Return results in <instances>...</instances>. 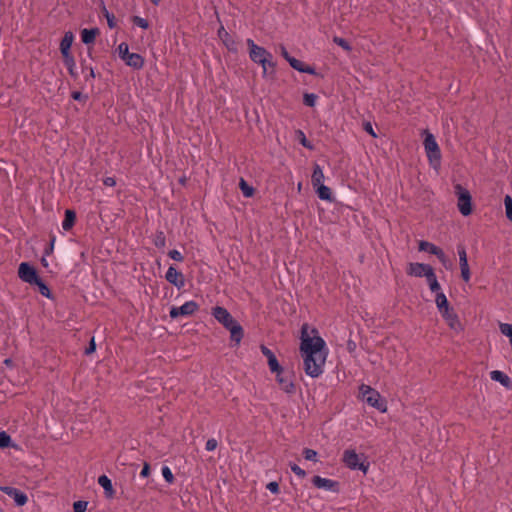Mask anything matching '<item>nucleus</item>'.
<instances>
[{"instance_id": "f704fd0d", "label": "nucleus", "mask_w": 512, "mask_h": 512, "mask_svg": "<svg viewBox=\"0 0 512 512\" xmlns=\"http://www.w3.org/2000/svg\"><path fill=\"white\" fill-rule=\"evenodd\" d=\"M437 249H438L437 245H435L434 243H431L429 241H426V240H421L418 243V250L420 252H427V253L433 255L434 253H436Z\"/></svg>"}, {"instance_id": "f8f14e48", "label": "nucleus", "mask_w": 512, "mask_h": 512, "mask_svg": "<svg viewBox=\"0 0 512 512\" xmlns=\"http://www.w3.org/2000/svg\"><path fill=\"white\" fill-rule=\"evenodd\" d=\"M246 44L249 49V57L254 63L261 65V63L266 60L267 56L270 57L271 52L257 45L252 39L248 38Z\"/></svg>"}, {"instance_id": "0e129e2a", "label": "nucleus", "mask_w": 512, "mask_h": 512, "mask_svg": "<svg viewBox=\"0 0 512 512\" xmlns=\"http://www.w3.org/2000/svg\"><path fill=\"white\" fill-rule=\"evenodd\" d=\"M433 255H435L439 260H441L442 258H444L446 256L443 249L440 247H438V249L436 250V253H434Z\"/></svg>"}, {"instance_id": "bb28decb", "label": "nucleus", "mask_w": 512, "mask_h": 512, "mask_svg": "<svg viewBox=\"0 0 512 512\" xmlns=\"http://www.w3.org/2000/svg\"><path fill=\"white\" fill-rule=\"evenodd\" d=\"M313 188L315 189V192H316L317 196L319 197V199L328 201V202L334 201L332 191L328 186H325L323 183H321L318 186H313Z\"/></svg>"}, {"instance_id": "c85d7f7f", "label": "nucleus", "mask_w": 512, "mask_h": 512, "mask_svg": "<svg viewBox=\"0 0 512 512\" xmlns=\"http://www.w3.org/2000/svg\"><path fill=\"white\" fill-rule=\"evenodd\" d=\"M324 179H325V176L322 171V168L320 167V165L318 163L315 162L313 164V172H312V176H311L312 186L320 185L321 183L324 182Z\"/></svg>"}, {"instance_id": "5701e85b", "label": "nucleus", "mask_w": 512, "mask_h": 512, "mask_svg": "<svg viewBox=\"0 0 512 512\" xmlns=\"http://www.w3.org/2000/svg\"><path fill=\"white\" fill-rule=\"evenodd\" d=\"M490 378L495 381L499 382L503 387H505L508 390L512 389V380L511 378L500 370H493L490 372Z\"/></svg>"}, {"instance_id": "e2e57ef3", "label": "nucleus", "mask_w": 512, "mask_h": 512, "mask_svg": "<svg viewBox=\"0 0 512 512\" xmlns=\"http://www.w3.org/2000/svg\"><path fill=\"white\" fill-rule=\"evenodd\" d=\"M347 350L349 353H353L356 350V343L351 339L347 341Z\"/></svg>"}, {"instance_id": "4be33fe9", "label": "nucleus", "mask_w": 512, "mask_h": 512, "mask_svg": "<svg viewBox=\"0 0 512 512\" xmlns=\"http://www.w3.org/2000/svg\"><path fill=\"white\" fill-rule=\"evenodd\" d=\"M98 484L104 489V495L107 499H112L115 496V489L113 488V484L111 479L103 474L98 477Z\"/></svg>"}, {"instance_id": "c03bdc74", "label": "nucleus", "mask_w": 512, "mask_h": 512, "mask_svg": "<svg viewBox=\"0 0 512 512\" xmlns=\"http://www.w3.org/2000/svg\"><path fill=\"white\" fill-rule=\"evenodd\" d=\"M303 457L308 460V461H314V462H317L318 459V452L313 450V449H310V448H304L303 452Z\"/></svg>"}, {"instance_id": "9b49d317", "label": "nucleus", "mask_w": 512, "mask_h": 512, "mask_svg": "<svg viewBox=\"0 0 512 512\" xmlns=\"http://www.w3.org/2000/svg\"><path fill=\"white\" fill-rule=\"evenodd\" d=\"M199 309V305L197 302L191 300L185 302L183 305L177 307L172 306L169 311V316L172 319H177L179 317H188L193 315Z\"/></svg>"}, {"instance_id": "58836bf2", "label": "nucleus", "mask_w": 512, "mask_h": 512, "mask_svg": "<svg viewBox=\"0 0 512 512\" xmlns=\"http://www.w3.org/2000/svg\"><path fill=\"white\" fill-rule=\"evenodd\" d=\"M130 20L134 25H136L144 30H147L150 27L149 21L140 16L134 15L130 18Z\"/></svg>"}, {"instance_id": "473e14b6", "label": "nucleus", "mask_w": 512, "mask_h": 512, "mask_svg": "<svg viewBox=\"0 0 512 512\" xmlns=\"http://www.w3.org/2000/svg\"><path fill=\"white\" fill-rule=\"evenodd\" d=\"M238 185L244 197L251 198L255 195V188L249 185L244 178H240Z\"/></svg>"}, {"instance_id": "4d7b16f0", "label": "nucleus", "mask_w": 512, "mask_h": 512, "mask_svg": "<svg viewBox=\"0 0 512 512\" xmlns=\"http://www.w3.org/2000/svg\"><path fill=\"white\" fill-rule=\"evenodd\" d=\"M218 446V441L215 438H210L207 440L205 449L207 451H214Z\"/></svg>"}, {"instance_id": "f3484780", "label": "nucleus", "mask_w": 512, "mask_h": 512, "mask_svg": "<svg viewBox=\"0 0 512 512\" xmlns=\"http://www.w3.org/2000/svg\"><path fill=\"white\" fill-rule=\"evenodd\" d=\"M0 490L11 497L14 500L16 506H24L28 501L26 493L18 488L11 486H1Z\"/></svg>"}, {"instance_id": "3c124183", "label": "nucleus", "mask_w": 512, "mask_h": 512, "mask_svg": "<svg viewBox=\"0 0 512 512\" xmlns=\"http://www.w3.org/2000/svg\"><path fill=\"white\" fill-rule=\"evenodd\" d=\"M362 127H363V130L368 133L370 136H372L373 138H377V134L376 132L374 131L373 129V126L371 124V122L369 121H364L363 124H362Z\"/></svg>"}, {"instance_id": "a18cd8bd", "label": "nucleus", "mask_w": 512, "mask_h": 512, "mask_svg": "<svg viewBox=\"0 0 512 512\" xmlns=\"http://www.w3.org/2000/svg\"><path fill=\"white\" fill-rule=\"evenodd\" d=\"M162 475L168 484H173L175 482V477L168 466L162 467Z\"/></svg>"}, {"instance_id": "cd10ccee", "label": "nucleus", "mask_w": 512, "mask_h": 512, "mask_svg": "<svg viewBox=\"0 0 512 512\" xmlns=\"http://www.w3.org/2000/svg\"><path fill=\"white\" fill-rule=\"evenodd\" d=\"M32 286H35L37 287L38 289V292L48 298V299H52L53 298V293L51 291V289L49 288V286L47 285V283L41 278L39 277L33 284Z\"/></svg>"}, {"instance_id": "6e6552de", "label": "nucleus", "mask_w": 512, "mask_h": 512, "mask_svg": "<svg viewBox=\"0 0 512 512\" xmlns=\"http://www.w3.org/2000/svg\"><path fill=\"white\" fill-rule=\"evenodd\" d=\"M74 39H75L74 33L69 30V31L64 32V35H63L62 39L60 40L59 51L62 56L63 64L66 68L71 67V66H76V61H75L74 55L71 51Z\"/></svg>"}, {"instance_id": "dca6fc26", "label": "nucleus", "mask_w": 512, "mask_h": 512, "mask_svg": "<svg viewBox=\"0 0 512 512\" xmlns=\"http://www.w3.org/2000/svg\"><path fill=\"white\" fill-rule=\"evenodd\" d=\"M218 38L222 41L223 45L231 53L237 54L239 50V42L234 39L221 24L217 31Z\"/></svg>"}, {"instance_id": "423d86ee", "label": "nucleus", "mask_w": 512, "mask_h": 512, "mask_svg": "<svg viewBox=\"0 0 512 512\" xmlns=\"http://www.w3.org/2000/svg\"><path fill=\"white\" fill-rule=\"evenodd\" d=\"M116 52L118 53L119 58L123 60L127 66L135 70H141L144 67V57L138 53H130L129 46L126 42L120 43Z\"/></svg>"}, {"instance_id": "a211bd4d", "label": "nucleus", "mask_w": 512, "mask_h": 512, "mask_svg": "<svg viewBox=\"0 0 512 512\" xmlns=\"http://www.w3.org/2000/svg\"><path fill=\"white\" fill-rule=\"evenodd\" d=\"M165 279L179 290L185 286L184 275L172 265L168 268Z\"/></svg>"}, {"instance_id": "72a5a7b5", "label": "nucleus", "mask_w": 512, "mask_h": 512, "mask_svg": "<svg viewBox=\"0 0 512 512\" xmlns=\"http://www.w3.org/2000/svg\"><path fill=\"white\" fill-rule=\"evenodd\" d=\"M101 13L107 20V25L110 29H114L117 26L116 18L113 13H110L108 9L106 8L104 2H101Z\"/></svg>"}, {"instance_id": "774afa93", "label": "nucleus", "mask_w": 512, "mask_h": 512, "mask_svg": "<svg viewBox=\"0 0 512 512\" xmlns=\"http://www.w3.org/2000/svg\"><path fill=\"white\" fill-rule=\"evenodd\" d=\"M186 181H187L186 177H181V178L179 179V183H180V184H182V185H185V184H186Z\"/></svg>"}, {"instance_id": "20e7f679", "label": "nucleus", "mask_w": 512, "mask_h": 512, "mask_svg": "<svg viewBox=\"0 0 512 512\" xmlns=\"http://www.w3.org/2000/svg\"><path fill=\"white\" fill-rule=\"evenodd\" d=\"M362 400L380 412L387 411V401L380 393L369 385L362 384L359 388Z\"/></svg>"}, {"instance_id": "f257e3e1", "label": "nucleus", "mask_w": 512, "mask_h": 512, "mask_svg": "<svg viewBox=\"0 0 512 512\" xmlns=\"http://www.w3.org/2000/svg\"><path fill=\"white\" fill-rule=\"evenodd\" d=\"M304 323L300 329V346L299 352L303 358V369L305 373L312 377L317 378L323 373V366L325 364L328 348L325 340L319 335L318 329L311 328Z\"/></svg>"}, {"instance_id": "a19ab883", "label": "nucleus", "mask_w": 512, "mask_h": 512, "mask_svg": "<svg viewBox=\"0 0 512 512\" xmlns=\"http://www.w3.org/2000/svg\"><path fill=\"white\" fill-rule=\"evenodd\" d=\"M505 205V215L506 218L512 222V197L510 195H506L504 198Z\"/></svg>"}, {"instance_id": "79ce46f5", "label": "nucleus", "mask_w": 512, "mask_h": 512, "mask_svg": "<svg viewBox=\"0 0 512 512\" xmlns=\"http://www.w3.org/2000/svg\"><path fill=\"white\" fill-rule=\"evenodd\" d=\"M500 332L509 338L510 344L512 347V324L510 323H500L499 325Z\"/></svg>"}, {"instance_id": "5fc2aeb1", "label": "nucleus", "mask_w": 512, "mask_h": 512, "mask_svg": "<svg viewBox=\"0 0 512 512\" xmlns=\"http://www.w3.org/2000/svg\"><path fill=\"white\" fill-rule=\"evenodd\" d=\"M266 489H268L272 494H279L280 493V486L278 482L271 481L266 485Z\"/></svg>"}, {"instance_id": "7c9ffc66", "label": "nucleus", "mask_w": 512, "mask_h": 512, "mask_svg": "<svg viewBox=\"0 0 512 512\" xmlns=\"http://www.w3.org/2000/svg\"><path fill=\"white\" fill-rule=\"evenodd\" d=\"M436 306L440 313L452 308L450 303L443 292L437 293L435 297Z\"/></svg>"}, {"instance_id": "a878e982", "label": "nucleus", "mask_w": 512, "mask_h": 512, "mask_svg": "<svg viewBox=\"0 0 512 512\" xmlns=\"http://www.w3.org/2000/svg\"><path fill=\"white\" fill-rule=\"evenodd\" d=\"M425 278L427 280V283L429 285L431 292H433L435 294L441 292V286L437 280V277H436L433 267L428 269V273H426Z\"/></svg>"}, {"instance_id": "de8ad7c7", "label": "nucleus", "mask_w": 512, "mask_h": 512, "mask_svg": "<svg viewBox=\"0 0 512 512\" xmlns=\"http://www.w3.org/2000/svg\"><path fill=\"white\" fill-rule=\"evenodd\" d=\"M88 502L84 500H78L73 503L74 512H86Z\"/></svg>"}, {"instance_id": "052dcab7", "label": "nucleus", "mask_w": 512, "mask_h": 512, "mask_svg": "<svg viewBox=\"0 0 512 512\" xmlns=\"http://www.w3.org/2000/svg\"><path fill=\"white\" fill-rule=\"evenodd\" d=\"M103 184L108 187H114L116 185V179L114 177H106L103 179Z\"/></svg>"}, {"instance_id": "864d4df0", "label": "nucleus", "mask_w": 512, "mask_h": 512, "mask_svg": "<svg viewBox=\"0 0 512 512\" xmlns=\"http://www.w3.org/2000/svg\"><path fill=\"white\" fill-rule=\"evenodd\" d=\"M168 256L177 262H182L184 260L183 255L176 249L170 250L168 252Z\"/></svg>"}, {"instance_id": "37998d69", "label": "nucleus", "mask_w": 512, "mask_h": 512, "mask_svg": "<svg viewBox=\"0 0 512 512\" xmlns=\"http://www.w3.org/2000/svg\"><path fill=\"white\" fill-rule=\"evenodd\" d=\"M333 42L335 44H337L338 46H340L341 48H343L345 51L350 52L352 50V46L349 43V41H347L346 39H344L342 37L335 36L333 38Z\"/></svg>"}, {"instance_id": "b1692460", "label": "nucleus", "mask_w": 512, "mask_h": 512, "mask_svg": "<svg viewBox=\"0 0 512 512\" xmlns=\"http://www.w3.org/2000/svg\"><path fill=\"white\" fill-rule=\"evenodd\" d=\"M276 62L273 61V55L270 54V57L267 56L266 60L261 63L263 68V77H269L270 79H274L276 76Z\"/></svg>"}, {"instance_id": "c756f323", "label": "nucleus", "mask_w": 512, "mask_h": 512, "mask_svg": "<svg viewBox=\"0 0 512 512\" xmlns=\"http://www.w3.org/2000/svg\"><path fill=\"white\" fill-rule=\"evenodd\" d=\"M80 67H81L82 73L85 74L86 81L96 78V73L94 71V68L90 64H88L87 60L83 57H80Z\"/></svg>"}, {"instance_id": "338daca9", "label": "nucleus", "mask_w": 512, "mask_h": 512, "mask_svg": "<svg viewBox=\"0 0 512 512\" xmlns=\"http://www.w3.org/2000/svg\"><path fill=\"white\" fill-rule=\"evenodd\" d=\"M41 264L43 267L47 268L48 267V261L46 259V256L43 255V257L41 258Z\"/></svg>"}, {"instance_id": "aec40b11", "label": "nucleus", "mask_w": 512, "mask_h": 512, "mask_svg": "<svg viewBox=\"0 0 512 512\" xmlns=\"http://www.w3.org/2000/svg\"><path fill=\"white\" fill-rule=\"evenodd\" d=\"M440 314L451 329H453L455 331L463 330V326L459 320L457 313L454 311L453 307L440 313Z\"/></svg>"}, {"instance_id": "6ab92c4d", "label": "nucleus", "mask_w": 512, "mask_h": 512, "mask_svg": "<svg viewBox=\"0 0 512 512\" xmlns=\"http://www.w3.org/2000/svg\"><path fill=\"white\" fill-rule=\"evenodd\" d=\"M260 350H261L262 354L267 358V363H268L270 372L271 373L281 372L283 366L279 363L274 352L271 349H269L267 346H265L264 344H262L260 346Z\"/></svg>"}, {"instance_id": "4468645a", "label": "nucleus", "mask_w": 512, "mask_h": 512, "mask_svg": "<svg viewBox=\"0 0 512 512\" xmlns=\"http://www.w3.org/2000/svg\"><path fill=\"white\" fill-rule=\"evenodd\" d=\"M18 277L25 283L32 285L40 276L38 270L29 262H22L18 267Z\"/></svg>"}, {"instance_id": "09e8293b", "label": "nucleus", "mask_w": 512, "mask_h": 512, "mask_svg": "<svg viewBox=\"0 0 512 512\" xmlns=\"http://www.w3.org/2000/svg\"><path fill=\"white\" fill-rule=\"evenodd\" d=\"M291 471L300 478H305L307 473L304 469L298 466L296 463L289 464Z\"/></svg>"}, {"instance_id": "49530a36", "label": "nucleus", "mask_w": 512, "mask_h": 512, "mask_svg": "<svg viewBox=\"0 0 512 512\" xmlns=\"http://www.w3.org/2000/svg\"><path fill=\"white\" fill-rule=\"evenodd\" d=\"M55 241H56L55 235L51 234L50 235V240H49V242L47 243V245H46V247L44 249V256H49V255H51L53 253Z\"/></svg>"}, {"instance_id": "4c0bfd02", "label": "nucleus", "mask_w": 512, "mask_h": 512, "mask_svg": "<svg viewBox=\"0 0 512 512\" xmlns=\"http://www.w3.org/2000/svg\"><path fill=\"white\" fill-rule=\"evenodd\" d=\"M318 99V95H316L315 93H308V92H305L303 94V104L307 107H314L316 105V101Z\"/></svg>"}, {"instance_id": "ddd939ff", "label": "nucleus", "mask_w": 512, "mask_h": 512, "mask_svg": "<svg viewBox=\"0 0 512 512\" xmlns=\"http://www.w3.org/2000/svg\"><path fill=\"white\" fill-rule=\"evenodd\" d=\"M100 29L98 27L84 28L80 31L81 42L87 45V55L93 59V45L95 44L96 38L100 35Z\"/></svg>"}, {"instance_id": "9d476101", "label": "nucleus", "mask_w": 512, "mask_h": 512, "mask_svg": "<svg viewBox=\"0 0 512 512\" xmlns=\"http://www.w3.org/2000/svg\"><path fill=\"white\" fill-rule=\"evenodd\" d=\"M276 375V382L280 386V389L289 395H293L296 392V386L294 383V372L286 371L282 367L281 372H274Z\"/></svg>"}, {"instance_id": "e433bc0d", "label": "nucleus", "mask_w": 512, "mask_h": 512, "mask_svg": "<svg viewBox=\"0 0 512 512\" xmlns=\"http://www.w3.org/2000/svg\"><path fill=\"white\" fill-rule=\"evenodd\" d=\"M153 244L159 249H163L165 247L166 236L163 231H161V230L156 231L155 236L153 238Z\"/></svg>"}, {"instance_id": "603ef678", "label": "nucleus", "mask_w": 512, "mask_h": 512, "mask_svg": "<svg viewBox=\"0 0 512 512\" xmlns=\"http://www.w3.org/2000/svg\"><path fill=\"white\" fill-rule=\"evenodd\" d=\"M71 98L75 101L85 102L88 100V95L83 94L81 91H72Z\"/></svg>"}, {"instance_id": "680f3d73", "label": "nucleus", "mask_w": 512, "mask_h": 512, "mask_svg": "<svg viewBox=\"0 0 512 512\" xmlns=\"http://www.w3.org/2000/svg\"><path fill=\"white\" fill-rule=\"evenodd\" d=\"M70 77L76 80L78 78V73L76 71V66H71L66 68Z\"/></svg>"}, {"instance_id": "ea45409f", "label": "nucleus", "mask_w": 512, "mask_h": 512, "mask_svg": "<svg viewBox=\"0 0 512 512\" xmlns=\"http://www.w3.org/2000/svg\"><path fill=\"white\" fill-rule=\"evenodd\" d=\"M457 252L459 256V264L460 265H468L466 248L463 244L457 245Z\"/></svg>"}, {"instance_id": "0eeeda50", "label": "nucleus", "mask_w": 512, "mask_h": 512, "mask_svg": "<svg viewBox=\"0 0 512 512\" xmlns=\"http://www.w3.org/2000/svg\"><path fill=\"white\" fill-rule=\"evenodd\" d=\"M454 190L455 195L457 196V207L459 212L465 217L470 216L474 211L471 193L461 184H456L454 186Z\"/></svg>"}, {"instance_id": "8fccbe9b", "label": "nucleus", "mask_w": 512, "mask_h": 512, "mask_svg": "<svg viewBox=\"0 0 512 512\" xmlns=\"http://www.w3.org/2000/svg\"><path fill=\"white\" fill-rule=\"evenodd\" d=\"M460 270H461V278L463 279V281L469 282L470 278H471L469 264L468 265H460Z\"/></svg>"}, {"instance_id": "7ed1b4c3", "label": "nucleus", "mask_w": 512, "mask_h": 512, "mask_svg": "<svg viewBox=\"0 0 512 512\" xmlns=\"http://www.w3.org/2000/svg\"><path fill=\"white\" fill-rule=\"evenodd\" d=\"M423 135V145L429 165L433 169L438 170L441 167L442 159L440 147L436 141L435 136L428 129L423 130Z\"/></svg>"}, {"instance_id": "39448f33", "label": "nucleus", "mask_w": 512, "mask_h": 512, "mask_svg": "<svg viewBox=\"0 0 512 512\" xmlns=\"http://www.w3.org/2000/svg\"><path fill=\"white\" fill-rule=\"evenodd\" d=\"M343 463L351 470H359L364 474L367 473L370 463L364 454H357L354 449H347L343 453Z\"/></svg>"}, {"instance_id": "412c9836", "label": "nucleus", "mask_w": 512, "mask_h": 512, "mask_svg": "<svg viewBox=\"0 0 512 512\" xmlns=\"http://www.w3.org/2000/svg\"><path fill=\"white\" fill-rule=\"evenodd\" d=\"M432 268L431 265L425 263L411 262L408 264L406 273L409 276L425 277L428 273V269Z\"/></svg>"}, {"instance_id": "393cba45", "label": "nucleus", "mask_w": 512, "mask_h": 512, "mask_svg": "<svg viewBox=\"0 0 512 512\" xmlns=\"http://www.w3.org/2000/svg\"><path fill=\"white\" fill-rule=\"evenodd\" d=\"M76 220H77V215H76L75 210L66 209L64 212V219L62 221V228L65 231H70L74 227Z\"/></svg>"}, {"instance_id": "c9c22d12", "label": "nucleus", "mask_w": 512, "mask_h": 512, "mask_svg": "<svg viewBox=\"0 0 512 512\" xmlns=\"http://www.w3.org/2000/svg\"><path fill=\"white\" fill-rule=\"evenodd\" d=\"M295 134L297 136L299 143L303 147H305L309 150H314V145L306 138V135L302 130H300V129L296 130Z\"/></svg>"}, {"instance_id": "13d9d810", "label": "nucleus", "mask_w": 512, "mask_h": 512, "mask_svg": "<svg viewBox=\"0 0 512 512\" xmlns=\"http://www.w3.org/2000/svg\"><path fill=\"white\" fill-rule=\"evenodd\" d=\"M151 473V466L148 462L143 463L142 470L140 471V476L142 478H147L150 476Z\"/></svg>"}, {"instance_id": "f03ea898", "label": "nucleus", "mask_w": 512, "mask_h": 512, "mask_svg": "<svg viewBox=\"0 0 512 512\" xmlns=\"http://www.w3.org/2000/svg\"><path fill=\"white\" fill-rule=\"evenodd\" d=\"M213 317L230 332V340L234 346H238L244 337V329L241 324L222 306L212 308Z\"/></svg>"}, {"instance_id": "6e6d98bb", "label": "nucleus", "mask_w": 512, "mask_h": 512, "mask_svg": "<svg viewBox=\"0 0 512 512\" xmlns=\"http://www.w3.org/2000/svg\"><path fill=\"white\" fill-rule=\"evenodd\" d=\"M96 351V343L94 337H92L89 341L88 346L85 348L84 354L91 355Z\"/></svg>"}, {"instance_id": "bf43d9fd", "label": "nucleus", "mask_w": 512, "mask_h": 512, "mask_svg": "<svg viewBox=\"0 0 512 512\" xmlns=\"http://www.w3.org/2000/svg\"><path fill=\"white\" fill-rule=\"evenodd\" d=\"M445 269L450 270L453 267V262L447 256L439 260Z\"/></svg>"}, {"instance_id": "2f4dec72", "label": "nucleus", "mask_w": 512, "mask_h": 512, "mask_svg": "<svg viewBox=\"0 0 512 512\" xmlns=\"http://www.w3.org/2000/svg\"><path fill=\"white\" fill-rule=\"evenodd\" d=\"M0 448L18 449V445L13 443L11 436L6 431H0Z\"/></svg>"}, {"instance_id": "69168bd1", "label": "nucleus", "mask_w": 512, "mask_h": 512, "mask_svg": "<svg viewBox=\"0 0 512 512\" xmlns=\"http://www.w3.org/2000/svg\"><path fill=\"white\" fill-rule=\"evenodd\" d=\"M3 364L8 367V368H13L14 367V362L11 358H6L4 361H3Z\"/></svg>"}, {"instance_id": "1a4fd4ad", "label": "nucleus", "mask_w": 512, "mask_h": 512, "mask_svg": "<svg viewBox=\"0 0 512 512\" xmlns=\"http://www.w3.org/2000/svg\"><path fill=\"white\" fill-rule=\"evenodd\" d=\"M281 55L289 63V65L296 71L314 76H320L321 78H323V75L319 74L314 66L308 65L303 61L291 56L284 46H281Z\"/></svg>"}, {"instance_id": "2eb2a0df", "label": "nucleus", "mask_w": 512, "mask_h": 512, "mask_svg": "<svg viewBox=\"0 0 512 512\" xmlns=\"http://www.w3.org/2000/svg\"><path fill=\"white\" fill-rule=\"evenodd\" d=\"M311 482L318 489H325L334 493L340 492V483L336 480L315 475L312 477Z\"/></svg>"}]
</instances>
